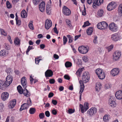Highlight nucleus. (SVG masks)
Listing matches in <instances>:
<instances>
[{"instance_id": "f257e3e1", "label": "nucleus", "mask_w": 122, "mask_h": 122, "mask_svg": "<svg viewBox=\"0 0 122 122\" xmlns=\"http://www.w3.org/2000/svg\"><path fill=\"white\" fill-rule=\"evenodd\" d=\"M13 77L11 74L7 76L5 82L0 80V88L3 90L8 87L11 83Z\"/></svg>"}, {"instance_id": "f03ea898", "label": "nucleus", "mask_w": 122, "mask_h": 122, "mask_svg": "<svg viewBox=\"0 0 122 122\" xmlns=\"http://www.w3.org/2000/svg\"><path fill=\"white\" fill-rule=\"evenodd\" d=\"M21 82L22 86L25 89L24 90H23V93L25 96H26L27 97H29L30 95V93H29L28 90L26 89L27 86L26 77H22L21 79Z\"/></svg>"}, {"instance_id": "7ed1b4c3", "label": "nucleus", "mask_w": 122, "mask_h": 122, "mask_svg": "<svg viewBox=\"0 0 122 122\" xmlns=\"http://www.w3.org/2000/svg\"><path fill=\"white\" fill-rule=\"evenodd\" d=\"M90 78V76L88 72L86 71L84 72L82 76V82L84 83L87 82L89 81Z\"/></svg>"}, {"instance_id": "20e7f679", "label": "nucleus", "mask_w": 122, "mask_h": 122, "mask_svg": "<svg viewBox=\"0 0 122 122\" xmlns=\"http://www.w3.org/2000/svg\"><path fill=\"white\" fill-rule=\"evenodd\" d=\"M108 103L112 107H114L116 106L115 98L113 97H110Z\"/></svg>"}, {"instance_id": "39448f33", "label": "nucleus", "mask_w": 122, "mask_h": 122, "mask_svg": "<svg viewBox=\"0 0 122 122\" xmlns=\"http://www.w3.org/2000/svg\"><path fill=\"white\" fill-rule=\"evenodd\" d=\"M78 50L80 53L83 54H85L87 53L89 51L87 48V47L83 46L79 47Z\"/></svg>"}, {"instance_id": "423d86ee", "label": "nucleus", "mask_w": 122, "mask_h": 122, "mask_svg": "<svg viewBox=\"0 0 122 122\" xmlns=\"http://www.w3.org/2000/svg\"><path fill=\"white\" fill-rule=\"evenodd\" d=\"M97 111V109L95 107L89 109L87 112V114L89 116L91 117L95 114Z\"/></svg>"}, {"instance_id": "0eeeda50", "label": "nucleus", "mask_w": 122, "mask_h": 122, "mask_svg": "<svg viewBox=\"0 0 122 122\" xmlns=\"http://www.w3.org/2000/svg\"><path fill=\"white\" fill-rule=\"evenodd\" d=\"M116 6V4L115 2H112L108 5L107 7V9L109 11H111L115 8Z\"/></svg>"}, {"instance_id": "6e6552de", "label": "nucleus", "mask_w": 122, "mask_h": 122, "mask_svg": "<svg viewBox=\"0 0 122 122\" xmlns=\"http://www.w3.org/2000/svg\"><path fill=\"white\" fill-rule=\"evenodd\" d=\"M109 28L112 31H116L117 30V27L114 23H110L109 26Z\"/></svg>"}, {"instance_id": "1a4fd4ad", "label": "nucleus", "mask_w": 122, "mask_h": 122, "mask_svg": "<svg viewBox=\"0 0 122 122\" xmlns=\"http://www.w3.org/2000/svg\"><path fill=\"white\" fill-rule=\"evenodd\" d=\"M63 12L64 15L67 16L71 14V11L70 10L65 6H63Z\"/></svg>"}, {"instance_id": "9d476101", "label": "nucleus", "mask_w": 122, "mask_h": 122, "mask_svg": "<svg viewBox=\"0 0 122 122\" xmlns=\"http://www.w3.org/2000/svg\"><path fill=\"white\" fill-rule=\"evenodd\" d=\"M81 80H80L79 82L80 84V91L79 93L80 94V101L81 99V93L83 92L84 88V84L82 82Z\"/></svg>"}, {"instance_id": "9b49d317", "label": "nucleus", "mask_w": 122, "mask_h": 122, "mask_svg": "<svg viewBox=\"0 0 122 122\" xmlns=\"http://www.w3.org/2000/svg\"><path fill=\"white\" fill-rule=\"evenodd\" d=\"M121 55V52L119 51H116L113 54V60L115 61L118 60L119 58Z\"/></svg>"}, {"instance_id": "f8f14e48", "label": "nucleus", "mask_w": 122, "mask_h": 122, "mask_svg": "<svg viewBox=\"0 0 122 122\" xmlns=\"http://www.w3.org/2000/svg\"><path fill=\"white\" fill-rule=\"evenodd\" d=\"M52 25L51 21V20H47L46 21L45 24V28L48 30L52 26Z\"/></svg>"}, {"instance_id": "ddd939ff", "label": "nucleus", "mask_w": 122, "mask_h": 122, "mask_svg": "<svg viewBox=\"0 0 122 122\" xmlns=\"http://www.w3.org/2000/svg\"><path fill=\"white\" fill-rule=\"evenodd\" d=\"M120 70L118 68H115L112 69L111 71V74L113 76H115L119 74Z\"/></svg>"}, {"instance_id": "4468645a", "label": "nucleus", "mask_w": 122, "mask_h": 122, "mask_svg": "<svg viewBox=\"0 0 122 122\" xmlns=\"http://www.w3.org/2000/svg\"><path fill=\"white\" fill-rule=\"evenodd\" d=\"M115 96L116 98L118 99H122V91L119 90L117 91L116 93Z\"/></svg>"}, {"instance_id": "2eb2a0df", "label": "nucleus", "mask_w": 122, "mask_h": 122, "mask_svg": "<svg viewBox=\"0 0 122 122\" xmlns=\"http://www.w3.org/2000/svg\"><path fill=\"white\" fill-rule=\"evenodd\" d=\"M45 4L44 2H41L39 5V9L41 12H44L45 10Z\"/></svg>"}, {"instance_id": "dca6fc26", "label": "nucleus", "mask_w": 122, "mask_h": 122, "mask_svg": "<svg viewBox=\"0 0 122 122\" xmlns=\"http://www.w3.org/2000/svg\"><path fill=\"white\" fill-rule=\"evenodd\" d=\"M9 94L7 92H4L2 93L1 96V97L2 100L5 101L8 98Z\"/></svg>"}, {"instance_id": "f3484780", "label": "nucleus", "mask_w": 122, "mask_h": 122, "mask_svg": "<svg viewBox=\"0 0 122 122\" xmlns=\"http://www.w3.org/2000/svg\"><path fill=\"white\" fill-rule=\"evenodd\" d=\"M53 74L52 71L51 70H48L45 73L46 77H51L53 75Z\"/></svg>"}, {"instance_id": "a211bd4d", "label": "nucleus", "mask_w": 122, "mask_h": 122, "mask_svg": "<svg viewBox=\"0 0 122 122\" xmlns=\"http://www.w3.org/2000/svg\"><path fill=\"white\" fill-rule=\"evenodd\" d=\"M112 39L113 41H116L119 39V37L117 34H114L112 35L111 36Z\"/></svg>"}, {"instance_id": "6ab92c4d", "label": "nucleus", "mask_w": 122, "mask_h": 122, "mask_svg": "<svg viewBox=\"0 0 122 122\" xmlns=\"http://www.w3.org/2000/svg\"><path fill=\"white\" fill-rule=\"evenodd\" d=\"M16 100L15 99H14L10 102V104L9 106V107L12 108H13L16 104Z\"/></svg>"}, {"instance_id": "aec40b11", "label": "nucleus", "mask_w": 122, "mask_h": 122, "mask_svg": "<svg viewBox=\"0 0 122 122\" xmlns=\"http://www.w3.org/2000/svg\"><path fill=\"white\" fill-rule=\"evenodd\" d=\"M28 106L27 103H24L21 105V107L20 109V111H21L23 110L26 109L28 107Z\"/></svg>"}, {"instance_id": "412c9836", "label": "nucleus", "mask_w": 122, "mask_h": 122, "mask_svg": "<svg viewBox=\"0 0 122 122\" xmlns=\"http://www.w3.org/2000/svg\"><path fill=\"white\" fill-rule=\"evenodd\" d=\"M21 15V17L23 18H25L27 17V13L26 12L25 10H23L22 11Z\"/></svg>"}, {"instance_id": "4be33fe9", "label": "nucleus", "mask_w": 122, "mask_h": 122, "mask_svg": "<svg viewBox=\"0 0 122 122\" xmlns=\"http://www.w3.org/2000/svg\"><path fill=\"white\" fill-rule=\"evenodd\" d=\"M102 86L101 83L99 82L96 84L95 89L97 91H99L100 89Z\"/></svg>"}, {"instance_id": "5701e85b", "label": "nucleus", "mask_w": 122, "mask_h": 122, "mask_svg": "<svg viewBox=\"0 0 122 122\" xmlns=\"http://www.w3.org/2000/svg\"><path fill=\"white\" fill-rule=\"evenodd\" d=\"M93 28L92 27H89L86 30V32L88 35H90L93 32Z\"/></svg>"}, {"instance_id": "b1692460", "label": "nucleus", "mask_w": 122, "mask_h": 122, "mask_svg": "<svg viewBox=\"0 0 122 122\" xmlns=\"http://www.w3.org/2000/svg\"><path fill=\"white\" fill-rule=\"evenodd\" d=\"M102 29H107L108 26V24L104 21L102 22Z\"/></svg>"}, {"instance_id": "393cba45", "label": "nucleus", "mask_w": 122, "mask_h": 122, "mask_svg": "<svg viewBox=\"0 0 122 122\" xmlns=\"http://www.w3.org/2000/svg\"><path fill=\"white\" fill-rule=\"evenodd\" d=\"M51 8L49 6H48L47 5L46 6V12L48 15H50L51 14Z\"/></svg>"}, {"instance_id": "a878e982", "label": "nucleus", "mask_w": 122, "mask_h": 122, "mask_svg": "<svg viewBox=\"0 0 122 122\" xmlns=\"http://www.w3.org/2000/svg\"><path fill=\"white\" fill-rule=\"evenodd\" d=\"M98 76L99 79L101 80L103 79L105 77L104 72L100 74Z\"/></svg>"}, {"instance_id": "bb28decb", "label": "nucleus", "mask_w": 122, "mask_h": 122, "mask_svg": "<svg viewBox=\"0 0 122 122\" xmlns=\"http://www.w3.org/2000/svg\"><path fill=\"white\" fill-rule=\"evenodd\" d=\"M103 13V10H102L100 9L98 11L97 15L99 17H101L102 16Z\"/></svg>"}, {"instance_id": "cd10ccee", "label": "nucleus", "mask_w": 122, "mask_h": 122, "mask_svg": "<svg viewBox=\"0 0 122 122\" xmlns=\"http://www.w3.org/2000/svg\"><path fill=\"white\" fill-rule=\"evenodd\" d=\"M96 73L97 76L99 75L100 74H101L103 73L102 70L99 68H98L96 70Z\"/></svg>"}, {"instance_id": "c85d7f7f", "label": "nucleus", "mask_w": 122, "mask_h": 122, "mask_svg": "<svg viewBox=\"0 0 122 122\" xmlns=\"http://www.w3.org/2000/svg\"><path fill=\"white\" fill-rule=\"evenodd\" d=\"M118 11L119 14L120 15L122 16V5H120Z\"/></svg>"}, {"instance_id": "c756f323", "label": "nucleus", "mask_w": 122, "mask_h": 122, "mask_svg": "<svg viewBox=\"0 0 122 122\" xmlns=\"http://www.w3.org/2000/svg\"><path fill=\"white\" fill-rule=\"evenodd\" d=\"M20 40L18 38H16L15 39L14 43L15 45H20Z\"/></svg>"}, {"instance_id": "7c9ffc66", "label": "nucleus", "mask_w": 122, "mask_h": 122, "mask_svg": "<svg viewBox=\"0 0 122 122\" xmlns=\"http://www.w3.org/2000/svg\"><path fill=\"white\" fill-rule=\"evenodd\" d=\"M67 36L69 38V43H70L72 42L73 40V38L72 36H71V35H67Z\"/></svg>"}, {"instance_id": "2f4dec72", "label": "nucleus", "mask_w": 122, "mask_h": 122, "mask_svg": "<svg viewBox=\"0 0 122 122\" xmlns=\"http://www.w3.org/2000/svg\"><path fill=\"white\" fill-rule=\"evenodd\" d=\"M72 65L71 63L69 61L66 62L65 64V66L66 67H70Z\"/></svg>"}, {"instance_id": "473e14b6", "label": "nucleus", "mask_w": 122, "mask_h": 122, "mask_svg": "<svg viewBox=\"0 0 122 122\" xmlns=\"http://www.w3.org/2000/svg\"><path fill=\"white\" fill-rule=\"evenodd\" d=\"M36 111V109L34 108H31L29 110V113L31 114H33L35 113Z\"/></svg>"}, {"instance_id": "72a5a7b5", "label": "nucleus", "mask_w": 122, "mask_h": 122, "mask_svg": "<svg viewBox=\"0 0 122 122\" xmlns=\"http://www.w3.org/2000/svg\"><path fill=\"white\" fill-rule=\"evenodd\" d=\"M66 23L67 25H68V26L69 27H71V21L68 19H66Z\"/></svg>"}, {"instance_id": "f704fd0d", "label": "nucleus", "mask_w": 122, "mask_h": 122, "mask_svg": "<svg viewBox=\"0 0 122 122\" xmlns=\"http://www.w3.org/2000/svg\"><path fill=\"white\" fill-rule=\"evenodd\" d=\"M91 25L88 21H87L84 22V25L82 26L84 28L86 26H89Z\"/></svg>"}, {"instance_id": "c9c22d12", "label": "nucleus", "mask_w": 122, "mask_h": 122, "mask_svg": "<svg viewBox=\"0 0 122 122\" xmlns=\"http://www.w3.org/2000/svg\"><path fill=\"white\" fill-rule=\"evenodd\" d=\"M6 72L7 74L9 73L10 74H12L13 72V71L10 68L7 69L6 70Z\"/></svg>"}, {"instance_id": "e433bc0d", "label": "nucleus", "mask_w": 122, "mask_h": 122, "mask_svg": "<svg viewBox=\"0 0 122 122\" xmlns=\"http://www.w3.org/2000/svg\"><path fill=\"white\" fill-rule=\"evenodd\" d=\"M6 53L5 50H1L0 52V55L1 56H6Z\"/></svg>"}, {"instance_id": "4c0bfd02", "label": "nucleus", "mask_w": 122, "mask_h": 122, "mask_svg": "<svg viewBox=\"0 0 122 122\" xmlns=\"http://www.w3.org/2000/svg\"><path fill=\"white\" fill-rule=\"evenodd\" d=\"M6 5L8 9H10L12 8V5H11L9 1L7 0L6 1Z\"/></svg>"}, {"instance_id": "58836bf2", "label": "nucleus", "mask_w": 122, "mask_h": 122, "mask_svg": "<svg viewBox=\"0 0 122 122\" xmlns=\"http://www.w3.org/2000/svg\"><path fill=\"white\" fill-rule=\"evenodd\" d=\"M33 22L32 21H30V22L29 24L28 25V26L30 28L33 30L34 29L33 26L32 24Z\"/></svg>"}, {"instance_id": "ea45409f", "label": "nucleus", "mask_w": 122, "mask_h": 122, "mask_svg": "<svg viewBox=\"0 0 122 122\" xmlns=\"http://www.w3.org/2000/svg\"><path fill=\"white\" fill-rule=\"evenodd\" d=\"M97 37L96 36H94L93 42L95 44H96L98 43V41L97 40Z\"/></svg>"}, {"instance_id": "a19ab883", "label": "nucleus", "mask_w": 122, "mask_h": 122, "mask_svg": "<svg viewBox=\"0 0 122 122\" xmlns=\"http://www.w3.org/2000/svg\"><path fill=\"white\" fill-rule=\"evenodd\" d=\"M84 107L85 111H86L88 108V104L86 103H85L84 104Z\"/></svg>"}, {"instance_id": "79ce46f5", "label": "nucleus", "mask_w": 122, "mask_h": 122, "mask_svg": "<svg viewBox=\"0 0 122 122\" xmlns=\"http://www.w3.org/2000/svg\"><path fill=\"white\" fill-rule=\"evenodd\" d=\"M33 49V46H29L26 52V54H28V52H29L30 51V50Z\"/></svg>"}, {"instance_id": "37998d69", "label": "nucleus", "mask_w": 122, "mask_h": 122, "mask_svg": "<svg viewBox=\"0 0 122 122\" xmlns=\"http://www.w3.org/2000/svg\"><path fill=\"white\" fill-rule=\"evenodd\" d=\"M0 31L1 32V34L2 35H3L4 36H6L7 34L3 29H1Z\"/></svg>"}, {"instance_id": "c03bdc74", "label": "nucleus", "mask_w": 122, "mask_h": 122, "mask_svg": "<svg viewBox=\"0 0 122 122\" xmlns=\"http://www.w3.org/2000/svg\"><path fill=\"white\" fill-rule=\"evenodd\" d=\"M97 27L98 29H102V22H101L97 24Z\"/></svg>"}, {"instance_id": "a18cd8bd", "label": "nucleus", "mask_w": 122, "mask_h": 122, "mask_svg": "<svg viewBox=\"0 0 122 122\" xmlns=\"http://www.w3.org/2000/svg\"><path fill=\"white\" fill-rule=\"evenodd\" d=\"M67 38L65 36H64L63 37V45H65L66 42L67 41Z\"/></svg>"}, {"instance_id": "49530a36", "label": "nucleus", "mask_w": 122, "mask_h": 122, "mask_svg": "<svg viewBox=\"0 0 122 122\" xmlns=\"http://www.w3.org/2000/svg\"><path fill=\"white\" fill-rule=\"evenodd\" d=\"M45 115L44 113H42L39 114V117L40 119H43Z\"/></svg>"}, {"instance_id": "de8ad7c7", "label": "nucleus", "mask_w": 122, "mask_h": 122, "mask_svg": "<svg viewBox=\"0 0 122 122\" xmlns=\"http://www.w3.org/2000/svg\"><path fill=\"white\" fill-rule=\"evenodd\" d=\"M27 103L28 105V106H31V102L30 99V98H29L27 100Z\"/></svg>"}, {"instance_id": "09e8293b", "label": "nucleus", "mask_w": 122, "mask_h": 122, "mask_svg": "<svg viewBox=\"0 0 122 122\" xmlns=\"http://www.w3.org/2000/svg\"><path fill=\"white\" fill-rule=\"evenodd\" d=\"M81 69H82L80 70L79 69L77 71L76 73V75L78 76H80L81 73Z\"/></svg>"}, {"instance_id": "8fccbe9b", "label": "nucleus", "mask_w": 122, "mask_h": 122, "mask_svg": "<svg viewBox=\"0 0 122 122\" xmlns=\"http://www.w3.org/2000/svg\"><path fill=\"white\" fill-rule=\"evenodd\" d=\"M113 48V45H111L107 48V50L108 52L110 51Z\"/></svg>"}, {"instance_id": "3c124183", "label": "nucleus", "mask_w": 122, "mask_h": 122, "mask_svg": "<svg viewBox=\"0 0 122 122\" xmlns=\"http://www.w3.org/2000/svg\"><path fill=\"white\" fill-rule=\"evenodd\" d=\"M80 107L81 110V111L82 113H84V107L83 105H82L81 104L80 105Z\"/></svg>"}, {"instance_id": "603ef678", "label": "nucleus", "mask_w": 122, "mask_h": 122, "mask_svg": "<svg viewBox=\"0 0 122 122\" xmlns=\"http://www.w3.org/2000/svg\"><path fill=\"white\" fill-rule=\"evenodd\" d=\"M68 111L69 114H71L74 113L75 112V110H73L72 109H69Z\"/></svg>"}, {"instance_id": "864d4df0", "label": "nucleus", "mask_w": 122, "mask_h": 122, "mask_svg": "<svg viewBox=\"0 0 122 122\" xmlns=\"http://www.w3.org/2000/svg\"><path fill=\"white\" fill-rule=\"evenodd\" d=\"M84 10H83L82 11V15H85L86 14V8L85 6V5H84Z\"/></svg>"}, {"instance_id": "5fc2aeb1", "label": "nucleus", "mask_w": 122, "mask_h": 122, "mask_svg": "<svg viewBox=\"0 0 122 122\" xmlns=\"http://www.w3.org/2000/svg\"><path fill=\"white\" fill-rule=\"evenodd\" d=\"M50 83L51 84H53L55 82V81L53 79H51L49 80Z\"/></svg>"}, {"instance_id": "6e6d98bb", "label": "nucleus", "mask_w": 122, "mask_h": 122, "mask_svg": "<svg viewBox=\"0 0 122 122\" xmlns=\"http://www.w3.org/2000/svg\"><path fill=\"white\" fill-rule=\"evenodd\" d=\"M40 0H33L34 4L35 5H37L38 4Z\"/></svg>"}, {"instance_id": "4d7b16f0", "label": "nucleus", "mask_w": 122, "mask_h": 122, "mask_svg": "<svg viewBox=\"0 0 122 122\" xmlns=\"http://www.w3.org/2000/svg\"><path fill=\"white\" fill-rule=\"evenodd\" d=\"M45 114L46 117H49L50 116V113L48 111H46L45 112Z\"/></svg>"}, {"instance_id": "13d9d810", "label": "nucleus", "mask_w": 122, "mask_h": 122, "mask_svg": "<svg viewBox=\"0 0 122 122\" xmlns=\"http://www.w3.org/2000/svg\"><path fill=\"white\" fill-rule=\"evenodd\" d=\"M30 82L31 84H32L33 82V81L34 80V79L32 77V75H31L30 76Z\"/></svg>"}, {"instance_id": "bf43d9fd", "label": "nucleus", "mask_w": 122, "mask_h": 122, "mask_svg": "<svg viewBox=\"0 0 122 122\" xmlns=\"http://www.w3.org/2000/svg\"><path fill=\"white\" fill-rule=\"evenodd\" d=\"M111 87V86L109 84H107L105 85V88L107 89H108Z\"/></svg>"}, {"instance_id": "052dcab7", "label": "nucleus", "mask_w": 122, "mask_h": 122, "mask_svg": "<svg viewBox=\"0 0 122 122\" xmlns=\"http://www.w3.org/2000/svg\"><path fill=\"white\" fill-rule=\"evenodd\" d=\"M83 60L85 62H86L88 61V59L87 57L84 56L83 58Z\"/></svg>"}, {"instance_id": "680f3d73", "label": "nucleus", "mask_w": 122, "mask_h": 122, "mask_svg": "<svg viewBox=\"0 0 122 122\" xmlns=\"http://www.w3.org/2000/svg\"><path fill=\"white\" fill-rule=\"evenodd\" d=\"M64 78L66 80H69L70 79V77L69 76L67 75H65L64 76Z\"/></svg>"}, {"instance_id": "e2e57ef3", "label": "nucleus", "mask_w": 122, "mask_h": 122, "mask_svg": "<svg viewBox=\"0 0 122 122\" xmlns=\"http://www.w3.org/2000/svg\"><path fill=\"white\" fill-rule=\"evenodd\" d=\"M52 102L53 105H56L57 104V102L56 100H52Z\"/></svg>"}, {"instance_id": "0e129e2a", "label": "nucleus", "mask_w": 122, "mask_h": 122, "mask_svg": "<svg viewBox=\"0 0 122 122\" xmlns=\"http://www.w3.org/2000/svg\"><path fill=\"white\" fill-rule=\"evenodd\" d=\"M103 119L104 121H106L108 120V116H106V115L104 116L103 117Z\"/></svg>"}, {"instance_id": "69168bd1", "label": "nucleus", "mask_w": 122, "mask_h": 122, "mask_svg": "<svg viewBox=\"0 0 122 122\" xmlns=\"http://www.w3.org/2000/svg\"><path fill=\"white\" fill-rule=\"evenodd\" d=\"M52 113L54 115H56L57 113V112L55 109H53L52 110Z\"/></svg>"}, {"instance_id": "338daca9", "label": "nucleus", "mask_w": 122, "mask_h": 122, "mask_svg": "<svg viewBox=\"0 0 122 122\" xmlns=\"http://www.w3.org/2000/svg\"><path fill=\"white\" fill-rule=\"evenodd\" d=\"M16 21V24L18 25H20V21L18 19L17 20H15Z\"/></svg>"}, {"instance_id": "774afa93", "label": "nucleus", "mask_w": 122, "mask_h": 122, "mask_svg": "<svg viewBox=\"0 0 122 122\" xmlns=\"http://www.w3.org/2000/svg\"><path fill=\"white\" fill-rule=\"evenodd\" d=\"M53 30L54 32L56 33V34H58V31L57 29V28L56 27H55L54 28H53Z\"/></svg>"}]
</instances>
